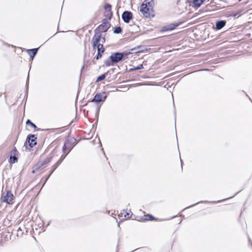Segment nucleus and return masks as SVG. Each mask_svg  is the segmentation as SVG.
<instances>
[{"label": "nucleus", "instance_id": "5701e85b", "mask_svg": "<svg viewBox=\"0 0 252 252\" xmlns=\"http://www.w3.org/2000/svg\"><path fill=\"white\" fill-rule=\"evenodd\" d=\"M10 158H16V157H15V156H11L10 157Z\"/></svg>", "mask_w": 252, "mask_h": 252}, {"label": "nucleus", "instance_id": "0eeeda50", "mask_svg": "<svg viewBox=\"0 0 252 252\" xmlns=\"http://www.w3.org/2000/svg\"><path fill=\"white\" fill-rule=\"evenodd\" d=\"M122 18L125 22L128 23L132 18L131 13L128 11H125L122 14Z\"/></svg>", "mask_w": 252, "mask_h": 252}, {"label": "nucleus", "instance_id": "f03ea898", "mask_svg": "<svg viewBox=\"0 0 252 252\" xmlns=\"http://www.w3.org/2000/svg\"><path fill=\"white\" fill-rule=\"evenodd\" d=\"M124 56V54L120 53H113L111 56L110 59L112 62L118 63L121 61Z\"/></svg>", "mask_w": 252, "mask_h": 252}, {"label": "nucleus", "instance_id": "ddd939ff", "mask_svg": "<svg viewBox=\"0 0 252 252\" xmlns=\"http://www.w3.org/2000/svg\"><path fill=\"white\" fill-rule=\"evenodd\" d=\"M177 25H173V24H171V25H168L166 27H163V31H170V30H172L173 29H174L176 27H177Z\"/></svg>", "mask_w": 252, "mask_h": 252}, {"label": "nucleus", "instance_id": "f257e3e1", "mask_svg": "<svg viewBox=\"0 0 252 252\" xmlns=\"http://www.w3.org/2000/svg\"><path fill=\"white\" fill-rule=\"evenodd\" d=\"M153 1L152 0H145L140 6V11L146 18L154 16L153 10Z\"/></svg>", "mask_w": 252, "mask_h": 252}, {"label": "nucleus", "instance_id": "9b49d317", "mask_svg": "<svg viewBox=\"0 0 252 252\" xmlns=\"http://www.w3.org/2000/svg\"><path fill=\"white\" fill-rule=\"evenodd\" d=\"M204 1V0H193L192 2L193 6L198 8Z\"/></svg>", "mask_w": 252, "mask_h": 252}, {"label": "nucleus", "instance_id": "a211bd4d", "mask_svg": "<svg viewBox=\"0 0 252 252\" xmlns=\"http://www.w3.org/2000/svg\"><path fill=\"white\" fill-rule=\"evenodd\" d=\"M18 161V158H9L8 162L10 163H14Z\"/></svg>", "mask_w": 252, "mask_h": 252}, {"label": "nucleus", "instance_id": "423d86ee", "mask_svg": "<svg viewBox=\"0 0 252 252\" xmlns=\"http://www.w3.org/2000/svg\"><path fill=\"white\" fill-rule=\"evenodd\" d=\"M105 16L111 18L112 17V12L111 11V5L109 4H106L104 6Z\"/></svg>", "mask_w": 252, "mask_h": 252}, {"label": "nucleus", "instance_id": "6e6552de", "mask_svg": "<svg viewBox=\"0 0 252 252\" xmlns=\"http://www.w3.org/2000/svg\"><path fill=\"white\" fill-rule=\"evenodd\" d=\"M106 97V96H103L101 94H96L93 99L92 102L99 103L101 101H104Z\"/></svg>", "mask_w": 252, "mask_h": 252}, {"label": "nucleus", "instance_id": "20e7f679", "mask_svg": "<svg viewBox=\"0 0 252 252\" xmlns=\"http://www.w3.org/2000/svg\"><path fill=\"white\" fill-rule=\"evenodd\" d=\"M100 36L101 35L99 33H95L93 36L92 42L93 43V46L94 49H95L99 44L98 42L100 41Z\"/></svg>", "mask_w": 252, "mask_h": 252}, {"label": "nucleus", "instance_id": "b1692460", "mask_svg": "<svg viewBox=\"0 0 252 252\" xmlns=\"http://www.w3.org/2000/svg\"><path fill=\"white\" fill-rule=\"evenodd\" d=\"M59 162H61V160H60V161H58V162H57V163H59Z\"/></svg>", "mask_w": 252, "mask_h": 252}, {"label": "nucleus", "instance_id": "aec40b11", "mask_svg": "<svg viewBox=\"0 0 252 252\" xmlns=\"http://www.w3.org/2000/svg\"><path fill=\"white\" fill-rule=\"evenodd\" d=\"M26 124L27 125H30L32 127H34V128H35L36 126L33 124L32 123V122H31L29 120H28L27 121V123Z\"/></svg>", "mask_w": 252, "mask_h": 252}, {"label": "nucleus", "instance_id": "f8f14e48", "mask_svg": "<svg viewBox=\"0 0 252 252\" xmlns=\"http://www.w3.org/2000/svg\"><path fill=\"white\" fill-rule=\"evenodd\" d=\"M37 51V49H29L28 50L27 52L29 54V55L33 58L34 56L36 55Z\"/></svg>", "mask_w": 252, "mask_h": 252}, {"label": "nucleus", "instance_id": "4be33fe9", "mask_svg": "<svg viewBox=\"0 0 252 252\" xmlns=\"http://www.w3.org/2000/svg\"><path fill=\"white\" fill-rule=\"evenodd\" d=\"M143 68V65L141 64L139 66L137 67L135 69H140Z\"/></svg>", "mask_w": 252, "mask_h": 252}, {"label": "nucleus", "instance_id": "4468645a", "mask_svg": "<svg viewBox=\"0 0 252 252\" xmlns=\"http://www.w3.org/2000/svg\"><path fill=\"white\" fill-rule=\"evenodd\" d=\"M97 47V51H98V53H103L104 52V49L103 48L102 44H99L97 45V47Z\"/></svg>", "mask_w": 252, "mask_h": 252}, {"label": "nucleus", "instance_id": "f3484780", "mask_svg": "<svg viewBox=\"0 0 252 252\" xmlns=\"http://www.w3.org/2000/svg\"><path fill=\"white\" fill-rule=\"evenodd\" d=\"M105 76H106L105 74H102V75L99 76V77H97L96 81L99 82V81L104 80L105 78Z\"/></svg>", "mask_w": 252, "mask_h": 252}, {"label": "nucleus", "instance_id": "dca6fc26", "mask_svg": "<svg viewBox=\"0 0 252 252\" xmlns=\"http://www.w3.org/2000/svg\"><path fill=\"white\" fill-rule=\"evenodd\" d=\"M122 32V29L120 27H115L114 29V32L115 33H119Z\"/></svg>", "mask_w": 252, "mask_h": 252}, {"label": "nucleus", "instance_id": "6ab92c4d", "mask_svg": "<svg viewBox=\"0 0 252 252\" xmlns=\"http://www.w3.org/2000/svg\"><path fill=\"white\" fill-rule=\"evenodd\" d=\"M153 217L151 215H148L145 216V220H153Z\"/></svg>", "mask_w": 252, "mask_h": 252}, {"label": "nucleus", "instance_id": "7ed1b4c3", "mask_svg": "<svg viewBox=\"0 0 252 252\" xmlns=\"http://www.w3.org/2000/svg\"><path fill=\"white\" fill-rule=\"evenodd\" d=\"M13 195L10 191H7L6 195L3 197V201L8 204H12L13 200Z\"/></svg>", "mask_w": 252, "mask_h": 252}, {"label": "nucleus", "instance_id": "393cba45", "mask_svg": "<svg viewBox=\"0 0 252 252\" xmlns=\"http://www.w3.org/2000/svg\"><path fill=\"white\" fill-rule=\"evenodd\" d=\"M180 161H181V164H182V162L181 158H180Z\"/></svg>", "mask_w": 252, "mask_h": 252}, {"label": "nucleus", "instance_id": "2eb2a0df", "mask_svg": "<svg viewBox=\"0 0 252 252\" xmlns=\"http://www.w3.org/2000/svg\"><path fill=\"white\" fill-rule=\"evenodd\" d=\"M130 211H129V212H126V211L123 210L121 213V214L122 216H124L125 217L129 218V216H130Z\"/></svg>", "mask_w": 252, "mask_h": 252}, {"label": "nucleus", "instance_id": "39448f33", "mask_svg": "<svg viewBox=\"0 0 252 252\" xmlns=\"http://www.w3.org/2000/svg\"><path fill=\"white\" fill-rule=\"evenodd\" d=\"M74 140L75 139L74 138H71L70 140H66L64 143V146L63 147V151H64L66 149H67L68 150L67 153H69V152L70 151V150L73 146L71 143L73 142Z\"/></svg>", "mask_w": 252, "mask_h": 252}, {"label": "nucleus", "instance_id": "9d476101", "mask_svg": "<svg viewBox=\"0 0 252 252\" xmlns=\"http://www.w3.org/2000/svg\"><path fill=\"white\" fill-rule=\"evenodd\" d=\"M225 24L226 22L225 21H219L216 22V29L218 30H220L225 25Z\"/></svg>", "mask_w": 252, "mask_h": 252}, {"label": "nucleus", "instance_id": "412c9836", "mask_svg": "<svg viewBox=\"0 0 252 252\" xmlns=\"http://www.w3.org/2000/svg\"><path fill=\"white\" fill-rule=\"evenodd\" d=\"M102 53H98V52L97 55V56H96V59L97 60H98V59H99L100 58H101V54H102Z\"/></svg>", "mask_w": 252, "mask_h": 252}, {"label": "nucleus", "instance_id": "1a4fd4ad", "mask_svg": "<svg viewBox=\"0 0 252 252\" xmlns=\"http://www.w3.org/2000/svg\"><path fill=\"white\" fill-rule=\"evenodd\" d=\"M29 139V142L30 143V146L31 147H33L36 144V142L35 141V140L36 139V137L34 135H30L28 137Z\"/></svg>", "mask_w": 252, "mask_h": 252}]
</instances>
